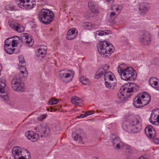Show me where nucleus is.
Wrapping results in <instances>:
<instances>
[{"instance_id": "9b49d317", "label": "nucleus", "mask_w": 159, "mask_h": 159, "mask_svg": "<svg viewBox=\"0 0 159 159\" xmlns=\"http://www.w3.org/2000/svg\"><path fill=\"white\" fill-rule=\"evenodd\" d=\"M111 141L113 143V147L116 149H119L121 148L123 143L120 140V138L116 137L114 134H112L111 136Z\"/></svg>"}, {"instance_id": "f03ea898", "label": "nucleus", "mask_w": 159, "mask_h": 159, "mask_svg": "<svg viewBox=\"0 0 159 159\" xmlns=\"http://www.w3.org/2000/svg\"><path fill=\"white\" fill-rule=\"evenodd\" d=\"M98 50L100 55L106 57L110 56L114 51V47L110 42L104 41L98 44Z\"/></svg>"}, {"instance_id": "9d476101", "label": "nucleus", "mask_w": 159, "mask_h": 159, "mask_svg": "<svg viewBox=\"0 0 159 159\" xmlns=\"http://www.w3.org/2000/svg\"><path fill=\"white\" fill-rule=\"evenodd\" d=\"M151 35L150 33L147 31H144L142 33L140 37L141 43L145 45H148L151 42Z\"/></svg>"}, {"instance_id": "f704fd0d", "label": "nucleus", "mask_w": 159, "mask_h": 159, "mask_svg": "<svg viewBox=\"0 0 159 159\" xmlns=\"http://www.w3.org/2000/svg\"><path fill=\"white\" fill-rule=\"evenodd\" d=\"M133 105L136 108H140L143 106L141 102L133 101Z\"/></svg>"}, {"instance_id": "6ab92c4d", "label": "nucleus", "mask_w": 159, "mask_h": 159, "mask_svg": "<svg viewBox=\"0 0 159 159\" xmlns=\"http://www.w3.org/2000/svg\"><path fill=\"white\" fill-rule=\"evenodd\" d=\"M78 31L75 28H72L69 30L66 35L68 40H71L75 39L77 35Z\"/></svg>"}, {"instance_id": "79ce46f5", "label": "nucleus", "mask_w": 159, "mask_h": 159, "mask_svg": "<svg viewBox=\"0 0 159 159\" xmlns=\"http://www.w3.org/2000/svg\"><path fill=\"white\" fill-rule=\"evenodd\" d=\"M109 68V66L107 64H105L102 67H101L102 69H103V70H104L106 72L107 71Z\"/></svg>"}, {"instance_id": "ddd939ff", "label": "nucleus", "mask_w": 159, "mask_h": 159, "mask_svg": "<svg viewBox=\"0 0 159 159\" xmlns=\"http://www.w3.org/2000/svg\"><path fill=\"white\" fill-rule=\"evenodd\" d=\"M141 96L143 106L148 104L151 100V96L150 93L147 92H143L141 93Z\"/></svg>"}, {"instance_id": "b1692460", "label": "nucleus", "mask_w": 159, "mask_h": 159, "mask_svg": "<svg viewBox=\"0 0 159 159\" xmlns=\"http://www.w3.org/2000/svg\"><path fill=\"white\" fill-rule=\"evenodd\" d=\"M47 48L46 46H43L39 49L38 51V55L42 57H45L47 53Z\"/></svg>"}, {"instance_id": "412c9836", "label": "nucleus", "mask_w": 159, "mask_h": 159, "mask_svg": "<svg viewBox=\"0 0 159 159\" xmlns=\"http://www.w3.org/2000/svg\"><path fill=\"white\" fill-rule=\"evenodd\" d=\"M126 93L124 92L123 90L121 89V88L119 91V92L118 94L117 98L118 102L120 103L124 100H125L126 97H128L130 96H127L126 95Z\"/></svg>"}, {"instance_id": "a211bd4d", "label": "nucleus", "mask_w": 159, "mask_h": 159, "mask_svg": "<svg viewBox=\"0 0 159 159\" xmlns=\"http://www.w3.org/2000/svg\"><path fill=\"white\" fill-rule=\"evenodd\" d=\"M6 85L5 84V80L4 78H1L0 79V92L1 93L3 94V96L6 100L8 98L7 96V93L6 92L5 88Z\"/></svg>"}, {"instance_id": "2eb2a0df", "label": "nucleus", "mask_w": 159, "mask_h": 159, "mask_svg": "<svg viewBox=\"0 0 159 159\" xmlns=\"http://www.w3.org/2000/svg\"><path fill=\"white\" fill-rule=\"evenodd\" d=\"M158 113L157 110H153L152 111L149 121L154 125L156 122L159 124V114H158Z\"/></svg>"}, {"instance_id": "20e7f679", "label": "nucleus", "mask_w": 159, "mask_h": 159, "mask_svg": "<svg viewBox=\"0 0 159 159\" xmlns=\"http://www.w3.org/2000/svg\"><path fill=\"white\" fill-rule=\"evenodd\" d=\"M54 14L51 10L43 9L39 12L38 18L39 20L45 25L50 24L54 19Z\"/></svg>"}, {"instance_id": "6e6552de", "label": "nucleus", "mask_w": 159, "mask_h": 159, "mask_svg": "<svg viewBox=\"0 0 159 159\" xmlns=\"http://www.w3.org/2000/svg\"><path fill=\"white\" fill-rule=\"evenodd\" d=\"M34 130H36L35 132H37L36 134H38V138L39 135H40L41 137L43 136L47 137L50 132V129L46 124H43L40 126L35 127Z\"/></svg>"}, {"instance_id": "09e8293b", "label": "nucleus", "mask_w": 159, "mask_h": 159, "mask_svg": "<svg viewBox=\"0 0 159 159\" xmlns=\"http://www.w3.org/2000/svg\"><path fill=\"white\" fill-rule=\"evenodd\" d=\"M139 159H148V156L147 155H144L141 156Z\"/></svg>"}, {"instance_id": "680f3d73", "label": "nucleus", "mask_w": 159, "mask_h": 159, "mask_svg": "<svg viewBox=\"0 0 159 159\" xmlns=\"http://www.w3.org/2000/svg\"><path fill=\"white\" fill-rule=\"evenodd\" d=\"M52 107H51V110H52Z\"/></svg>"}, {"instance_id": "58836bf2", "label": "nucleus", "mask_w": 159, "mask_h": 159, "mask_svg": "<svg viewBox=\"0 0 159 159\" xmlns=\"http://www.w3.org/2000/svg\"><path fill=\"white\" fill-rule=\"evenodd\" d=\"M10 39L8 38L5 41L4 47L6 46V47L11 46V43L9 42V40Z\"/></svg>"}, {"instance_id": "4d7b16f0", "label": "nucleus", "mask_w": 159, "mask_h": 159, "mask_svg": "<svg viewBox=\"0 0 159 159\" xmlns=\"http://www.w3.org/2000/svg\"><path fill=\"white\" fill-rule=\"evenodd\" d=\"M31 5V7L32 8H33L35 6V4H32V5Z\"/></svg>"}, {"instance_id": "f8f14e48", "label": "nucleus", "mask_w": 159, "mask_h": 159, "mask_svg": "<svg viewBox=\"0 0 159 159\" xmlns=\"http://www.w3.org/2000/svg\"><path fill=\"white\" fill-rule=\"evenodd\" d=\"M72 137L75 141H82L84 138V134L82 130L78 129L73 133Z\"/></svg>"}, {"instance_id": "f3484780", "label": "nucleus", "mask_w": 159, "mask_h": 159, "mask_svg": "<svg viewBox=\"0 0 159 159\" xmlns=\"http://www.w3.org/2000/svg\"><path fill=\"white\" fill-rule=\"evenodd\" d=\"M8 24L10 26L16 31L19 33H21L24 31V28L21 25L17 23H12L8 21Z\"/></svg>"}, {"instance_id": "c85d7f7f", "label": "nucleus", "mask_w": 159, "mask_h": 159, "mask_svg": "<svg viewBox=\"0 0 159 159\" xmlns=\"http://www.w3.org/2000/svg\"><path fill=\"white\" fill-rule=\"evenodd\" d=\"M111 34V31L109 30L104 31H97L96 32V34L99 36H102L104 35H109Z\"/></svg>"}, {"instance_id": "7c9ffc66", "label": "nucleus", "mask_w": 159, "mask_h": 159, "mask_svg": "<svg viewBox=\"0 0 159 159\" xmlns=\"http://www.w3.org/2000/svg\"><path fill=\"white\" fill-rule=\"evenodd\" d=\"M121 149L123 150H125L127 152L130 153L131 152V148L130 146L127 145L123 144L122 146L121 147Z\"/></svg>"}, {"instance_id": "5fc2aeb1", "label": "nucleus", "mask_w": 159, "mask_h": 159, "mask_svg": "<svg viewBox=\"0 0 159 159\" xmlns=\"http://www.w3.org/2000/svg\"><path fill=\"white\" fill-rule=\"evenodd\" d=\"M106 1L107 2L109 3H112L113 2V0H106Z\"/></svg>"}, {"instance_id": "8fccbe9b", "label": "nucleus", "mask_w": 159, "mask_h": 159, "mask_svg": "<svg viewBox=\"0 0 159 159\" xmlns=\"http://www.w3.org/2000/svg\"><path fill=\"white\" fill-rule=\"evenodd\" d=\"M20 4H23L22 6L24 7H25V0H20Z\"/></svg>"}, {"instance_id": "603ef678", "label": "nucleus", "mask_w": 159, "mask_h": 159, "mask_svg": "<svg viewBox=\"0 0 159 159\" xmlns=\"http://www.w3.org/2000/svg\"><path fill=\"white\" fill-rule=\"evenodd\" d=\"M86 116L85 115V114H81L80 115V116L79 117V118H84Z\"/></svg>"}, {"instance_id": "aec40b11", "label": "nucleus", "mask_w": 159, "mask_h": 159, "mask_svg": "<svg viewBox=\"0 0 159 159\" xmlns=\"http://www.w3.org/2000/svg\"><path fill=\"white\" fill-rule=\"evenodd\" d=\"M25 135L28 139L31 141H36L38 139V134L34 133L33 131H28L25 133Z\"/></svg>"}, {"instance_id": "423d86ee", "label": "nucleus", "mask_w": 159, "mask_h": 159, "mask_svg": "<svg viewBox=\"0 0 159 159\" xmlns=\"http://www.w3.org/2000/svg\"><path fill=\"white\" fill-rule=\"evenodd\" d=\"M139 89V86L135 84L129 83L121 87V89L124 91L127 96H130L133 93L136 92Z\"/></svg>"}, {"instance_id": "3c124183", "label": "nucleus", "mask_w": 159, "mask_h": 159, "mask_svg": "<svg viewBox=\"0 0 159 159\" xmlns=\"http://www.w3.org/2000/svg\"><path fill=\"white\" fill-rule=\"evenodd\" d=\"M26 7H25L26 8H27L28 9H32L31 5L30 4H27L26 6Z\"/></svg>"}, {"instance_id": "13d9d810", "label": "nucleus", "mask_w": 159, "mask_h": 159, "mask_svg": "<svg viewBox=\"0 0 159 159\" xmlns=\"http://www.w3.org/2000/svg\"><path fill=\"white\" fill-rule=\"evenodd\" d=\"M116 10L118 11V10H119V8H118V7H116Z\"/></svg>"}, {"instance_id": "c9c22d12", "label": "nucleus", "mask_w": 159, "mask_h": 159, "mask_svg": "<svg viewBox=\"0 0 159 159\" xmlns=\"http://www.w3.org/2000/svg\"><path fill=\"white\" fill-rule=\"evenodd\" d=\"M141 93L139 94L134 99L133 101L141 102Z\"/></svg>"}, {"instance_id": "a19ab883", "label": "nucleus", "mask_w": 159, "mask_h": 159, "mask_svg": "<svg viewBox=\"0 0 159 159\" xmlns=\"http://www.w3.org/2000/svg\"><path fill=\"white\" fill-rule=\"evenodd\" d=\"M97 71L100 73L102 75L104 73L105 74V73H106V72L103 69H102L101 68H99Z\"/></svg>"}, {"instance_id": "c03bdc74", "label": "nucleus", "mask_w": 159, "mask_h": 159, "mask_svg": "<svg viewBox=\"0 0 159 159\" xmlns=\"http://www.w3.org/2000/svg\"><path fill=\"white\" fill-rule=\"evenodd\" d=\"M102 76V75H101V74H100V73H99L97 71L96 73L95 78L96 79H98L101 77Z\"/></svg>"}, {"instance_id": "1a4fd4ad", "label": "nucleus", "mask_w": 159, "mask_h": 159, "mask_svg": "<svg viewBox=\"0 0 159 159\" xmlns=\"http://www.w3.org/2000/svg\"><path fill=\"white\" fill-rule=\"evenodd\" d=\"M72 71L69 70L65 69L59 72V78L62 81L65 83H68L71 81L72 79L70 74L69 72Z\"/></svg>"}, {"instance_id": "864d4df0", "label": "nucleus", "mask_w": 159, "mask_h": 159, "mask_svg": "<svg viewBox=\"0 0 159 159\" xmlns=\"http://www.w3.org/2000/svg\"><path fill=\"white\" fill-rule=\"evenodd\" d=\"M9 8L10 10H11L12 11L15 10V8L13 7L10 6L9 7Z\"/></svg>"}, {"instance_id": "6e6d98bb", "label": "nucleus", "mask_w": 159, "mask_h": 159, "mask_svg": "<svg viewBox=\"0 0 159 159\" xmlns=\"http://www.w3.org/2000/svg\"><path fill=\"white\" fill-rule=\"evenodd\" d=\"M23 4H20V3L18 4V6L21 8H22V6Z\"/></svg>"}, {"instance_id": "393cba45", "label": "nucleus", "mask_w": 159, "mask_h": 159, "mask_svg": "<svg viewBox=\"0 0 159 159\" xmlns=\"http://www.w3.org/2000/svg\"><path fill=\"white\" fill-rule=\"evenodd\" d=\"M71 102L76 105L80 106L82 104L83 101L80 98L75 96L71 99Z\"/></svg>"}, {"instance_id": "dca6fc26", "label": "nucleus", "mask_w": 159, "mask_h": 159, "mask_svg": "<svg viewBox=\"0 0 159 159\" xmlns=\"http://www.w3.org/2000/svg\"><path fill=\"white\" fill-rule=\"evenodd\" d=\"M145 131L146 135L150 139L154 138L156 135V132L151 125L146 127L145 129Z\"/></svg>"}, {"instance_id": "4be33fe9", "label": "nucleus", "mask_w": 159, "mask_h": 159, "mask_svg": "<svg viewBox=\"0 0 159 159\" xmlns=\"http://www.w3.org/2000/svg\"><path fill=\"white\" fill-rule=\"evenodd\" d=\"M104 80L105 81H114L115 80V76L111 72H107L104 74Z\"/></svg>"}, {"instance_id": "4468645a", "label": "nucleus", "mask_w": 159, "mask_h": 159, "mask_svg": "<svg viewBox=\"0 0 159 159\" xmlns=\"http://www.w3.org/2000/svg\"><path fill=\"white\" fill-rule=\"evenodd\" d=\"M150 6L148 3L144 2L140 3L139 6V10L141 14H146L148 11Z\"/></svg>"}, {"instance_id": "cd10ccee", "label": "nucleus", "mask_w": 159, "mask_h": 159, "mask_svg": "<svg viewBox=\"0 0 159 159\" xmlns=\"http://www.w3.org/2000/svg\"><path fill=\"white\" fill-rule=\"evenodd\" d=\"M26 36V35H25V33H24L20 38L17 36H14L13 38H15L16 37L23 43L28 45V41L27 40Z\"/></svg>"}, {"instance_id": "e433bc0d", "label": "nucleus", "mask_w": 159, "mask_h": 159, "mask_svg": "<svg viewBox=\"0 0 159 159\" xmlns=\"http://www.w3.org/2000/svg\"><path fill=\"white\" fill-rule=\"evenodd\" d=\"M19 65L20 64H23L25 63V61L23 56L22 55L20 56L19 57Z\"/></svg>"}, {"instance_id": "5701e85b", "label": "nucleus", "mask_w": 159, "mask_h": 159, "mask_svg": "<svg viewBox=\"0 0 159 159\" xmlns=\"http://www.w3.org/2000/svg\"><path fill=\"white\" fill-rule=\"evenodd\" d=\"M4 49L7 53L9 54H12L14 52L15 53H17L20 51V49H17V51H16V48H13L11 46L8 47L5 46L4 47Z\"/></svg>"}, {"instance_id": "39448f33", "label": "nucleus", "mask_w": 159, "mask_h": 159, "mask_svg": "<svg viewBox=\"0 0 159 159\" xmlns=\"http://www.w3.org/2000/svg\"><path fill=\"white\" fill-rule=\"evenodd\" d=\"M27 155L24 156L23 151L18 146L14 147L12 149V152L15 159H30V153L27 150H24Z\"/></svg>"}, {"instance_id": "ea45409f", "label": "nucleus", "mask_w": 159, "mask_h": 159, "mask_svg": "<svg viewBox=\"0 0 159 159\" xmlns=\"http://www.w3.org/2000/svg\"><path fill=\"white\" fill-rule=\"evenodd\" d=\"M18 39H17V40L15 39L12 40L11 43V46L12 48H14L16 46V45L17 44V41Z\"/></svg>"}, {"instance_id": "de8ad7c7", "label": "nucleus", "mask_w": 159, "mask_h": 159, "mask_svg": "<svg viewBox=\"0 0 159 159\" xmlns=\"http://www.w3.org/2000/svg\"><path fill=\"white\" fill-rule=\"evenodd\" d=\"M153 141L156 144H158L159 143V139L158 138H155L153 140Z\"/></svg>"}, {"instance_id": "bb28decb", "label": "nucleus", "mask_w": 159, "mask_h": 159, "mask_svg": "<svg viewBox=\"0 0 159 159\" xmlns=\"http://www.w3.org/2000/svg\"><path fill=\"white\" fill-rule=\"evenodd\" d=\"M105 83L106 87L111 89H113L116 85L114 81H105Z\"/></svg>"}, {"instance_id": "f257e3e1", "label": "nucleus", "mask_w": 159, "mask_h": 159, "mask_svg": "<svg viewBox=\"0 0 159 159\" xmlns=\"http://www.w3.org/2000/svg\"><path fill=\"white\" fill-rule=\"evenodd\" d=\"M124 130L130 133H136L142 128L141 123L135 117L127 120L122 125Z\"/></svg>"}, {"instance_id": "7ed1b4c3", "label": "nucleus", "mask_w": 159, "mask_h": 159, "mask_svg": "<svg viewBox=\"0 0 159 159\" xmlns=\"http://www.w3.org/2000/svg\"><path fill=\"white\" fill-rule=\"evenodd\" d=\"M117 70L121 79L124 80L133 81L136 78V75L135 74V71L132 67H129L125 69L119 66Z\"/></svg>"}, {"instance_id": "052dcab7", "label": "nucleus", "mask_w": 159, "mask_h": 159, "mask_svg": "<svg viewBox=\"0 0 159 159\" xmlns=\"http://www.w3.org/2000/svg\"><path fill=\"white\" fill-rule=\"evenodd\" d=\"M47 110L48 111H49V108H48Z\"/></svg>"}, {"instance_id": "2f4dec72", "label": "nucleus", "mask_w": 159, "mask_h": 159, "mask_svg": "<svg viewBox=\"0 0 159 159\" xmlns=\"http://www.w3.org/2000/svg\"><path fill=\"white\" fill-rule=\"evenodd\" d=\"M81 83L84 85H87L89 84V80L85 76H82L80 78Z\"/></svg>"}, {"instance_id": "bf43d9fd", "label": "nucleus", "mask_w": 159, "mask_h": 159, "mask_svg": "<svg viewBox=\"0 0 159 159\" xmlns=\"http://www.w3.org/2000/svg\"><path fill=\"white\" fill-rule=\"evenodd\" d=\"M30 0H27V2H30Z\"/></svg>"}, {"instance_id": "0eeeda50", "label": "nucleus", "mask_w": 159, "mask_h": 159, "mask_svg": "<svg viewBox=\"0 0 159 159\" xmlns=\"http://www.w3.org/2000/svg\"><path fill=\"white\" fill-rule=\"evenodd\" d=\"M12 87L16 91L22 92L24 89V84L21 83V78L16 75L11 81Z\"/></svg>"}, {"instance_id": "a878e982", "label": "nucleus", "mask_w": 159, "mask_h": 159, "mask_svg": "<svg viewBox=\"0 0 159 159\" xmlns=\"http://www.w3.org/2000/svg\"><path fill=\"white\" fill-rule=\"evenodd\" d=\"M88 6L93 12H96L97 11V6L96 4H94L92 1H89Z\"/></svg>"}, {"instance_id": "37998d69", "label": "nucleus", "mask_w": 159, "mask_h": 159, "mask_svg": "<svg viewBox=\"0 0 159 159\" xmlns=\"http://www.w3.org/2000/svg\"><path fill=\"white\" fill-rule=\"evenodd\" d=\"M46 116L47 115L45 114L41 115L38 117V119L39 120L41 121L45 119L46 117Z\"/></svg>"}, {"instance_id": "c756f323", "label": "nucleus", "mask_w": 159, "mask_h": 159, "mask_svg": "<svg viewBox=\"0 0 159 159\" xmlns=\"http://www.w3.org/2000/svg\"><path fill=\"white\" fill-rule=\"evenodd\" d=\"M95 26V25L92 24L91 23L89 22L85 23L83 25V26L86 29L88 30H91L94 28Z\"/></svg>"}, {"instance_id": "473e14b6", "label": "nucleus", "mask_w": 159, "mask_h": 159, "mask_svg": "<svg viewBox=\"0 0 159 159\" xmlns=\"http://www.w3.org/2000/svg\"><path fill=\"white\" fill-rule=\"evenodd\" d=\"M20 69L21 74H22L24 76H26L27 75L28 71L24 66H21Z\"/></svg>"}, {"instance_id": "4c0bfd02", "label": "nucleus", "mask_w": 159, "mask_h": 159, "mask_svg": "<svg viewBox=\"0 0 159 159\" xmlns=\"http://www.w3.org/2000/svg\"><path fill=\"white\" fill-rule=\"evenodd\" d=\"M58 101V100L54 99L52 98L51 100H49V103L50 105H53L57 103Z\"/></svg>"}, {"instance_id": "72a5a7b5", "label": "nucleus", "mask_w": 159, "mask_h": 159, "mask_svg": "<svg viewBox=\"0 0 159 159\" xmlns=\"http://www.w3.org/2000/svg\"><path fill=\"white\" fill-rule=\"evenodd\" d=\"M25 35H26V38L27 40L28 41V45L30 46H32L34 43L32 41V39L31 37H29L28 35L26 33H25Z\"/></svg>"}, {"instance_id": "a18cd8bd", "label": "nucleus", "mask_w": 159, "mask_h": 159, "mask_svg": "<svg viewBox=\"0 0 159 159\" xmlns=\"http://www.w3.org/2000/svg\"><path fill=\"white\" fill-rule=\"evenodd\" d=\"M110 16L112 19H113L114 18L116 17L115 13L113 12H111L110 13Z\"/></svg>"}, {"instance_id": "49530a36", "label": "nucleus", "mask_w": 159, "mask_h": 159, "mask_svg": "<svg viewBox=\"0 0 159 159\" xmlns=\"http://www.w3.org/2000/svg\"><path fill=\"white\" fill-rule=\"evenodd\" d=\"M94 113V111H89L87 112H86L85 113V115L86 116H87L89 115H91L92 114H93Z\"/></svg>"}]
</instances>
